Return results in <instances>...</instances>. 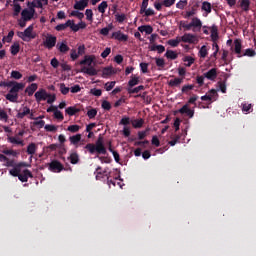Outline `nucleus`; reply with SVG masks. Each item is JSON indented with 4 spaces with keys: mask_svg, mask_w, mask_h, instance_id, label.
<instances>
[{
    "mask_svg": "<svg viewBox=\"0 0 256 256\" xmlns=\"http://www.w3.org/2000/svg\"><path fill=\"white\" fill-rule=\"evenodd\" d=\"M5 165L6 167H12L9 170L10 175L17 177L22 183H27L29 177L33 178V174L27 169V167H31V162L7 161Z\"/></svg>",
    "mask_w": 256,
    "mask_h": 256,
    "instance_id": "f257e3e1",
    "label": "nucleus"
},
{
    "mask_svg": "<svg viewBox=\"0 0 256 256\" xmlns=\"http://www.w3.org/2000/svg\"><path fill=\"white\" fill-rule=\"evenodd\" d=\"M110 170L109 169H104L102 170V168L98 167L96 169V176L95 179L97 181H105V179L107 180V185H109V187H116V185H118V187L122 188V182L123 180L119 179V178H110Z\"/></svg>",
    "mask_w": 256,
    "mask_h": 256,
    "instance_id": "f03ea898",
    "label": "nucleus"
},
{
    "mask_svg": "<svg viewBox=\"0 0 256 256\" xmlns=\"http://www.w3.org/2000/svg\"><path fill=\"white\" fill-rule=\"evenodd\" d=\"M180 26L183 27L187 31H189L193 28V32H196V29L201 30L203 23L199 18L195 17V18H192V20L189 24H186V22L181 21Z\"/></svg>",
    "mask_w": 256,
    "mask_h": 256,
    "instance_id": "7ed1b4c3",
    "label": "nucleus"
},
{
    "mask_svg": "<svg viewBox=\"0 0 256 256\" xmlns=\"http://www.w3.org/2000/svg\"><path fill=\"white\" fill-rule=\"evenodd\" d=\"M23 86L21 84H18L11 88L9 93L5 96L7 100H9L12 103H17L19 98V91L23 90Z\"/></svg>",
    "mask_w": 256,
    "mask_h": 256,
    "instance_id": "20e7f679",
    "label": "nucleus"
},
{
    "mask_svg": "<svg viewBox=\"0 0 256 256\" xmlns=\"http://www.w3.org/2000/svg\"><path fill=\"white\" fill-rule=\"evenodd\" d=\"M33 30H34V25H30L28 26V28H26V30H24V32H18V37H20L22 40L24 41H28V39H35L36 38V34H33Z\"/></svg>",
    "mask_w": 256,
    "mask_h": 256,
    "instance_id": "39448f33",
    "label": "nucleus"
},
{
    "mask_svg": "<svg viewBox=\"0 0 256 256\" xmlns=\"http://www.w3.org/2000/svg\"><path fill=\"white\" fill-rule=\"evenodd\" d=\"M95 150L98 155H106L107 151L104 146L103 137L99 136L96 143H95Z\"/></svg>",
    "mask_w": 256,
    "mask_h": 256,
    "instance_id": "423d86ee",
    "label": "nucleus"
},
{
    "mask_svg": "<svg viewBox=\"0 0 256 256\" xmlns=\"http://www.w3.org/2000/svg\"><path fill=\"white\" fill-rule=\"evenodd\" d=\"M48 169H50L52 173H61V171L64 169V166L59 161H52L48 165Z\"/></svg>",
    "mask_w": 256,
    "mask_h": 256,
    "instance_id": "0eeeda50",
    "label": "nucleus"
},
{
    "mask_svg": "<svg viewBox=\"0 0 256 256\" xmlns=\"http://www.w3.org/2000/svg\"><path fill=\"white\" fill-rule=\"evenodd\" d=\"M177 112L180 114H186L189 118H193L195 115V110L190 109L189 103L183 105Z\"/></svg>",
    "mask_w": 256,
    "mask_h": 256,
    "instance_id": "6e6552de",
    "label": "nucleus"
},
{
    "mask_svg": "<svg viewBox=\"0 0 256 256\" xmlns=\"http://www.w3.org/2000/svg\"><path fill=\"white\" fill-rule=\"evenodd\" d=\"M181 38L182 42L196 44L198 42L197 37L191 33H185Z\"/></svg>",
    "mask_w": 256,
    "mask_h": 256,
    "instance_id": "1a4fd4ad",
    "label": "nucleus"
},
{
    "mask_svg": "<svg viewBox=\"0 0 256 256\" xmlns=\"http://www.w3.org/2000/svg\"><path fill=\"white\" fill-rule=\"evenodd\" d=\"M56 43L57 37L53 35H48V37H46V41H44V46H46V48L48 49H52L53 47H55Z\"/></svg>",
    "mask_w": 256,
    "mask_h": 256,
    "instance_id": "9d476101",
    "label": "nucleus"
},
{
    "mask_svg": "<svg viewBox=\"0 0 256 256\" xmlns=\"http://www.w3.org/2000/svg\"><path fill=\"white\" fill-rule=\"evenodd\" d=\"M49 94L45 89H40L36 91L34 97H36V102L45 101L48 98Z\"/></svg>",
    "mask_w": 256,
    "mask_h": 256,
    "instance_id": "9b49d317",
    "label": "nucleus"
},
{
    "mask_svg": "<svg viewBox=\"0 0 256 256\" xmlns=\"http://www.w3.org/2000/svg\"><path fill=\"white\" fill-rule=\"evenodd\" d=\"M203 76L210 81H215L218 77L217 68L210 69L208 72L204 73Z\"/></svg>",
    "mask_w": 256,
    "mask_h": 256,
    "instance_id": "f8f14e48",
    "label": "nucleus"
},
{
    "mask_svg": "<svg viewBox=\"0 0 256 256\" xmlns=\"http://www.w3.org/2000/svg\"><path fill=\"white\" fill-rule=\"evenodd\" d=\"M96 57L94 55H85L84 59L79 62L80 65H87L88 67H92V64Z\"/></svg>",
    "mask_w": 256,
    "mask_h": 256,
    "instance_id": "ddd939ff",
    "label": "nucleus"
},
{
    "mask_svg": "<svg viewBox=\"0 0 256 256\" xmlns=\"http://www.w3.org/2000/svg\"><path fill=\"white\" fill-rule=\"evenodd\" d=\"M234 52L238 58L243 57L242 55V41L239 39L234 40Z\"/></svg>",
    "mask_w": 256,
    "mask_h": 256,
    "instance_id": "4468645a",
    "label": "nucleus"
},
{
    "mask_svg": "<svg viewBox=\"0 0 256 256\" xmlns=\"http://www.w3.org/2000/svg\"><path fill=\"white\" fill-rule=\"evenodd\" d=\"M111 38H114L118 41L126 42L128 41V35L123 34L121 31L113 32Z\"/></svg>",
    "mask_w": 256,
    "mask_h": 256,
    "instance_id": "2eb2a0df",
    "label": "nucleus"
},
{
    "mask_svg": "<svg viewBox=\"0 0 256 256\" xmlns=\"http://www.w3.org/2000/svg\"><path fill=\"white\" fill-rule=\"evenodd\" d=\"M90 0H79L74 4V9L83 11L86 7H88Z\"/></svg>",
    "mask_w": 256,
    "mask_h": 256,
    "instance_id": "dca6fc26",
    "label": "nucleus"
},
{
    "mask_svg": "<svg viewBox=\"0 0 256 256\" xmlns=\"http://www.w3.org/2000/svg\"><path fill=\"white\" fill-rule=\"evenodd\" d=\"M81 72L88 74L89 76H95L98 74V70L93 66L82 67Z\"/></svg>",
    "mask_w": 256,
    "mask_h": 256,
    "instance_id": "f3484780",
    "label": "nucleus"
},
{
    "mask_svg": "<svg viewBox=\"0 0 256 256\" xmlns=\"http://www.w3.org/2000/svg\"><path fill=\"white\" fill-rule=\"evenodd\" d=\"M30 113H31V109L27 106H24L22 108V112H18V114H16V118L23 119L25 116L29 115Z\"/></svg>",
    "mask_w": 256,
    "mask_h": 256,
    "instance_id": "a211bd4d",
    "label": "nucleus"
},
{
    "mask_svg": "<svg viewBox=\"0 0 256 256\" xmlns=\"http://www.w3.org/2000/svg\"><path fill=\"white\" fill-rule=\"evenodd\" d=\"M210 37H211L212 42H216L219 39L218 27L216 25H213L211 27Z\"/></svg>",
    "mask_w": 256,
    "mask_h": 256,
    "instance_id": "6ab92c4d",
    "label": "nucleus"
},
{
    "mask_svg": "<svg viewBox=\"0 0 256 256\" xmlns=\"http://www.w3.org/2000/svg\"><path fill=\"white\" fill-rule=\"evenodd\" d=\"M37 89H38V84L32 83L30 84V86L26 87V90H24V92L28 93V96H32Z\"/></svg>",
    "mask_w": 256,
    "mask_h": 256,
    "instance_id": "aec40b11",
    "label": "nucleus"
},
{
    "mask_svg": "<svg viewBox=\"0 0 256 256\" xmlns=\"http://www.w3.org/2000/svg\"><path fill=\"white\" fill-rule=\"evenodd\" d=\"M184 81V78H175V79H171L169 82H168V85L170 87H178L180 86Z\"/></svg>",
    "mask_w": 256,
    "mask_h": 256,
    "instance_id": "412c9836",
    "label": "nucleus"
},
{
    "mask_svg": "<svg viewBox=\"0 0 256 256\" xmlns=\"http://www.w3.org/2000/svg\"><path fill=\"white\" fill-rule=\"evenodd\" d=\"M240 7L242 10L248 12L250 10L251 1L250 0H239Z\"/></svg>",
    "mask_w": 256,
    "mask_h": 256,
    "instance_id": "4be33fe9",
    "label": "nucleus"
},
{
    "mask_svg": "<svg viewBox=\"0 0 256 256\" xmlns=\"http://www.w3.org/2000/svg\"><path fill=\"white\" fill-rule=\"evenodd\" d=\"M149 49L150 51H157L159 54H162L166 50L165 46L163 45H151Z\"/></svg>",
    "mask_w": 256,
    "mask_h": 256,
    "instance_id": "5701e85b",
    "label": "nucleus"
},
{
    "mask_svg": "<svg viewBox=\"0 0 256 256\" xmlns=\"http://www.w3.org/2000/svg\"><path fill=\"white\" fill-rule=\"evenodd\" d=\"M164 56L167 59H171V60H176L178 58V53L172 50H167L166 53L164 54Z\"/></svg>",
    "mask_w": 256,
    "mask_h": 256,
    "instance_id": "b1692460",
    "label": "nucleus"
},
{
    "mask_svg": "<svg viewBox=\"0 0 256 256\" xmlns=\"http://www.w3.org/2000/svg\"><path fill=\"white\" fill-rule=\"evenodd\" d=\"M21 15H22V20H24V21H30L33 19V15L30 14L28 9L22 10Z\"/></svg>",
    "mask_w": 256,
    "mask_h": 256,
    "instance_id": "393cba45",
    "label": "nucleus"
},
{
    "mask_svg": "<svg viewBox=\"0 0 256 256\" xmlns=\"http://www.w3.org/2000/svg\"><path fill=\"white\" fill-rule=\"evenodd\" d=\"M201 9L206 12V14H209L212 12V4L208 1H204L202 3Z\"/></svg>",
    "mask_w": 256,
    "mask_h": 256,
    "instance_id": "a878e982",
    "label": "nucleus"
},
{
    "mask_svg": "<svg viewBox=\"0 0 256 256\" xmlns=\"http://www.w3.org/2000/svg\"><path fill=\"white\" fill-rule=\"evenodd\" d=\"M114 28L113 24H108L107 27L100 29L99 33L103 36H108L109 32Z\"/></svg>",
    "mask_w": 256,
    "mask_h": 256,
    "instance_id": "bb28decb",
    "label": "nucleus"
},
{
    "mask_svg": "<svg viewBox=\"0 0 256 256\" xmlns=\"http://www.w3.org/2000/svg\"><path fill=\"white\" fill-rule=\"evenodd\" d=\"M81 111V109L76 108L74 106H70L68 108H66V114L70 115V116H74L76 115V113H79Z\"/></svg>",
    "mask_w": 256,
    "mask_h": 256,
    "instance_id": "cd10ccee",
    "label": "nucleus"
},
{
    "mask_svg": "<svg viewBox=\"0 0 256 256\" xmlns=\"http://www.w3.org/2000/svg\"><path fill=\"white\" fill-rule=\"evenodd\" d=\"M58 47V51H60V53H67L70 48L68 47V45L64 42L62 43H58V45H56Z\"/></svg>",
    "mask_w": 256,
    "mask_h": 256,
    "instance_id": "c85d7f7f",
    "label": "nucleus"
},
{
    "mask_svg": "<svg viewBox=\"0 0 256 256\" xmlns=\"http://www.w3.org/2000/svg\"><path fill=\"white\" fill-rule=\"evenodd\" d=\"M81 139H82L81 134H76L74 136H70V143L72 145H77L78 143H80Z\"/></svg>",
    "mask_w": 256,
    "mask_h": 256,
    "instance_id": "c756f323",
    "label": "nucleus"
},
{
    "mask_svg": "<svg viewBox=\"0 0 256 256\" xmlns=\"http://www.w3.org/2000/svg\"><path fill=\"white\" fill-rule=\"evenodd\" d=\"M181 41H182L181 37H176L175 39L168 40L167 44L172 47H178Z\"/></svg>",
    "mask_w": 256,
    "mask_h": 256,
    "instance_id": "7c9ffc66",
    "label": "nucleus"
},
{
    "mask_svg": "<svg viewBox=\"0 0 256 256\" xmlns=\"http://www.w3.org/2000/svg\"><path fill=\"white\" fill-rule=\"evenodd\" d=\"M138 30L140 32H145L148 35L153 33V27L150 26V25H145V26L138 27Z\"/></svg>",
    "mask_w": 256,
    "mask_h": 256,
    "instance_id": "2f4dec72",
    "label": "nucleus"
},
{
    "mask_svg": "<svg viewBox=\"0 0 256 256\" xmlns=\"http://www.w3.org/2000/svg\"><path fill=\"white\" fill-rule=\"evenodd\" d=\"M141 90H145V86L144 85H139L135 88H127V92L129 94H135V93H139Z\"/></svg>",
    "mask_w": 256,
    "mask_h": 256,
    "instance_id": "473e14b6",
    "label": "nucleus"
},
{
    "mask_svg": "<svg viewBox=\"0 0 256 256\" xmlns=\"http://www.w3.org/2000/svg\"><path fill=\"white\" fill-rule=\"evenodd\" d=\"M139 77H131L128 81V88L132 89L134 86L139 84Z\"/></svg>",
    "mask_w": 256,
    "mask_h": 256,
    "instance_id": "72a5a7b5",
    "label": "nucleus"
},
{
    "mask_svg": "<svg viewBox=\"0 0 256 256\" xmlns=\"http://www.w3.org/2000/svg\"><path fill=\"white\" fill-rule=\"evenodd\" d=\"M182 60H183L184 62H187V63L185 64L186 67H191L192 64L195 63V59H194L192 56H185V57H183Z\"/></svg>",
    "mask_w": 256,
    "mask_h": 256,
    "instance_id": "f704fd0d",
    "label": "nucleus"
},
{
    "mask_svg": "<svg viewBox=\"0 0 256 256\" xmlns=\"http://www.w3.org/2000/svg\"><path fill=\"white\" fill-rule=\"evenodd\" d=\"M145 121L144 119L140 118V119H135L132 121V126L134 128H141L144 125Z\"/></svg>",
    "mask_w": 256,
    "mask_h": 256,
    "instance_id": "c9c22d12",
    "label": "nucleus"
},
{
    "mask_svg": "<svg viewBox=\"0 0 256 256\" xmlns=\"http://www.w3.org/2000/svg\"><path fill=\"white\" fill-rule=\"evenodd\" d=\"M36 150H37L36 144L30 143V145L26 149V153H28V155H34V153H36Z\"/></svg>",
    "mask_w": 256,
    "mask_h": 256,
    "instance_id": "e433bc0d",
    "label": "nucleus"
},
{
    "mask_svg": "<svg viewBox=\"0 0 256 256\" xmlns=\"http://www.w3.org/2000/svg\"><path fill=\"white\" fill-rule=\"evenodd\" d=\"M44 129L48 132V133H56V131H58V126L56 125H51V124H47L44 126Z\"/></svg>",
    "mask_w": 256,
    "mask_h": 256,
    "instance_id": "4c0bfd02",
    "label": "nucleus"
},
{
    "mask_svg": "<svg viewBox=\"0 0 256 256\" xmlns=\"http://www.w3.org/2000/svg\"><path fill=\"white\" fill-rule=\"evenodd\" d=\"M107 8H108V3H107L106 1H102V2L98 5V7H97L98 12H100V13H102V14L105 13V11H106Z\"/></svg>",
    "mask_w": 256,
    "mask_h": 256,
    "instance_id": "58836bf2",
    "label": "nucleus"
},
{
    "mask_svg": "<svg viewBox=\"0 0 256 256\" xmlns=\"http://www.w3.org/2000/svg\"><path fill=\"white\" fill-rule=\"evenodd\" d=\"M10 50L12 55L16 56L20 52V44L19 43L12 44Z\"/></svg>",
    "mask_w": 256,
    "mask_h": 256,
    "instance_id": "ea45409f",
    "label": "nucleus"
},
{
    "mask_svg": "<svg viewBox=\"0 0 256 256\" xmlns=\"http://www.w3.org/2000/svg\"><path fill=\"white\" fill-rule=\"evenodd\" d=\"M71 25V20L66 21L64 24H60L56 26V31H63L66 30Z\"/></svg>",
    "mask_w": 256,
    "mask_h": 256,
    "instance_id": "a19ab883",
    "label": "nucleus"
},
{
    "mask_svg": "<svg viewBox=\"0 0 256 256\" xmlns=\"http://www.w3.org/2000/svg\"><path fill=\"white\" fill-rule=\"evenodd\" d=\"M149 131H150V128H147L145 131H139L137 133L138 140L143 141V139L147 137Z\"/></svg>",
    "mask_w": 256,
    "mask_h": 256,
    "instance_id": "79ce46f5",
    "label": "nucleus"
},
{
    "mask_svg": "<svg viewBox=\"0 0 256 256\" xmlns=\"http://www.w3.org/2000/svg\"><path fill=\"white\" fill-rule=\"evenodd\" d=\"M208 55V49L206 45H203L199 50V57L200 58H206Z\"/></svg>",
    "mask_w": 256,
    "mask_h": 256,
    "instance_id": "37998d69",
    "label": "nucleus"
},
{
    "mask_svg": "<svg viewBox=\"0 0 256 256\" xmlns=\"http://www.w3.org/2000/svg\"><path fill=\"white\" fill-rule=\"evenodd\" d=\"M8 141H9V143H12L13 145H24L23 140H19L16 137H9Z\"/></svg>",
    "mask_w": 256,
    "mask_h": 256,
    "instance_id": "c03bdc74",
    "label": "nucleus"
},
{
    "mask_svg": "<svg viewBox=\"0 0 256 256\" xmlns=\"http://www.w3.org/2000/svg\"><path fill=\"white\" fill-rule=\"evenodd\" d=\"M85 149H86L87 151H89V153H91L92 155H93L94 153H96V146H95V144L88 143V144L85 145Z\"/></svg>",
    "mask_w": 256,
    "mask_h": 256,
    "instance_id": "a18cd8bd",
    "label": "nucleus"
},
{
    "mask_svg": "<svg viewBox=\"0 0 256 256\" xmlns=\"http://www.w3.org/2000/svg\"><path fill=\"white\" fill-rule=\"evenodd\" d=\"M156 66L160 69H163L166 65L165 60L163 58H155Z\"/></svg>",
    "mask_w": 256,
    "mask_h": 256,
    "instance_id": "49530a36",
    "label": "nucleus"
},
{
    "mask_svg": "<svg viewBox=\"0 0 256 256\" xmlns=\"http://www.w3.org/2000/svg\"><path fill=\"white\" fill-rule=\"evenodd\" d=\"M139 67H140V71L144 74L148 73L149 70H148V67H149V63H145V62H142L139 64Z\"/></svg>",
    "mask_w": 256,
    "mask_h": 256,
    "instance_id": "de8ad7c7",
    "label": "nucleus"
},
{
    "mask_svg": "<svg viewBox=\"0 0 256 256\" xmlns=\"http://www.w3.org/2000/svg\"><path fill=\"white\" fill-rule=\"evenodd\" d=\"M97 113H98L97 109L92 108V109L88 110L86 114L89 119H93L96 117Z\"/></svg>",
    "mask_w": 256,
    "mask_h": 256,
    "instance_id": "09e8293b",
    "label": "nucleus"
},
{
    "mask_svg": "<svg viewBox=\"0 0 256 256\" xmlns=\"http://www.w3.org/2000/svg\"><path fill=\"white\" fill-rule=\"evenodd\" d=\"M149 0H143L140 6V14H143L148 8Z\"/></svg>",
    "mask_w": 256,
    "mask_h": 256,
    "instance_id": "8fccbe9b",
    "label": "nucleus"
},
{
    "mask_svg": "<svg viewBox=\"0 0 256 256\" xmlns=\"http://www.w3.org/2000/svg\"><path fill=\"white\" fill-rule=\"evenodd\" d=\"M71 89L66 87L65 83H60V92L64 95H67Z\"/></svg>",
    "mask_w": 256,
    "mask_h": 256,
    "instance_id": "3c124183",
    "label": "nucleus"
},
{
    "mask_svg": "<svg viewBox=\"0 0 256 256\" xmlns=\"http://www.w3.org/2000/svg\"><path fill=\"white\" fill-rule=\"evenodd\" d=\"M256 55L255 50L253 49H246L243 53L242 56H248V57H254Z\"/></svg>",
    "mask_w": 256,
    "mask_h": 256,
    "instance_id": "603ef678",
    "label": "nucleus"
},
{
    "mask_svg": "<svg viewBox=\"0 0 256 256\" xmlns=\"http://www.w3.org/2000/svg\"><path fill=\"white\" fill-rule=\"evenodd\" d=\"M68 131H70V133H78V131H80V126L79 125H70L68 126Z\"/></svg>",
    "mask_w": 256,
    "mask_h": 256,
    "instance_id": "864d4df0",
    "label": "nucleus"
},
{
    "mask_svg": "<svg viewBox=\"0 0 256 256\" xmlns=\"http://www.w3.org/2000/svg\"><path fill=\"white\" fill-rule=\"evenodd\" d=\"M242 111L246 113L253 111L252 104H247V103L242 104Z\"/></svg>",
    "mask_w": 256,
    "mask_h": 256,
    "instance_id": "5fc2aeb1",
    "label": "nucleus"
},
{
    "mask_svg": "<svg viewBox=\"0 0 256 256\" xmlns=\"http://www.w3.org/2000/svg\"><path fill=\"white\" fill-rule=\"evenodd\" d=\"M187 5H188V1L187 0H180L176 4V8L183 10Z\"/></svg>",
    "mask_w": 256,
    "mask_h": 256,
    "instance_id": "6e6d98bb",
    "label": "nucleus"
},
{
    "mask_svg": "<svg viewBox=\"0 0 256 256\" xmlns=\"http://www.w3.org/2000/svg\"><path fill=\"white\" fill-rule=\"evenodd\" d=\"M21 5L18 3L14 4V13L12 14L14 17L18 16L21 12Z\"/></svg>",
    "mask_w": 256,
    "mask_h": 256,
    "instance_id": "4d7b16f0",
    "label": "nucleus"
},
{
    "mask_svg": "<svg viewBox=\"0 0 256 256\" xmlns=\"http://www.w3.org/2000/svg\"><path fill=\"white\" fill-rule=\"evenodd\" d=\"M22 86V88H25V84L24 83H19V82H16V81H9L7 82V87H16V86Z\"/></svg>",
    "mask_w": 256,
    "mask_h": 256,
    "instance_id": "13d9d810",
    "label": "nucleus"
},
{
    "mask_svg": "<svg viewBox=\"0 0 256 256\" xmlns=\"http://www.w3.org/2000/svg\"><path fill=\"white\" fill-rule=\"evenodd\" d=\"M101 107H102L104 110H106V111H109V110H111V108H112L111 103H110L109 101H107V100L102 101Z\"/></svg>",
    "mask_w": 256,
    "mask_h": 256,
    "instance_id": "bf43d9fd",
    "label": "nucleus"
},
{
    "mask_svg": "<svg viewBox=\"0 0 256 256\" xmlns=\"http://www.w3.org/2000/svg\"><path fill=\"white\" fill-rule=\"evenodd\" d=\"M116 85V81L106 82L105 83V90L111 91Z\"/></svg>",
    "mask_w": 256,
    "mask_h": 256,
    "instance_id": "052dcab7",
    "label": "nucleus"
},
{
    "mask_svg": "<svg viewBox=\"0 0 256 256\" xmlns=\"http://www.w3.org/2000/svg\"><path fill=\"white\" fill-rule=\"evenodd\" d=\"M151 145H154V147H160L161 143L158 136H152Z\"/></svg>",
    "mask_w": 256,
    "mask_h": 256,
    "instance_id": "680f3d73",
    "label": "nucleus"
},
{
    "mask_svg": "<svg viewBox=\"0 0 256 256\" xmlns=\"http://www.w3.org/2000/svg\"><path fill=\"white\" fill-rule=\"evenodd\" d=\"M111 74H113V68H111V67L103 68V70H102L103 76H110Z\"/></svg>",
    "mask_w": 256,
    "mask_h": 256,
    "instance_id": "e2e57ef3",
    "label": "nucleus"
},
{
    "mask_svg": "<svg viewBox=\"0 0 256 256\" xmlns=\"http://www.w3.org/2000/svg\"><path fill=\"white\" fill-rule=\"evenodd\" d=\"M115 20L118 23H123L126 20V15L125 14H115Z\"/></svg>",
    "mask_w": 256,
    "mask_h": 256,
    "instance_id": "0e129e2a",
    "label": "nucleus"
},
{
    "mask_svg": "<svg viewBox=\"0 0 256 256\" xmlns=\"http://www.w3.org/2000/svg\"><path fill=\"white\" fill-rule=\"evenodd\" d=\"M93 11L91 9L85 10L86 20L93 21Z\"/></svg>",
    "mask_w": 256,
    "mask_h": 256,
    "instance_id": "69168bd1",
    "label": "nucleus"
},
{
    "mask_svg": "<svg viewBox=\"0 0 256 256\" xmlns=\"http://www.w3.org/2000/svg\"><path fill=\"white\" fill-rule=\"evenodd\" d=\"M32 7L43 9V3L39 0H33L32 3H30Z\"/></svg>",
    "mask_w": 256,
    "mask_h": 256,
    "instance_id": "338daca9",
    "label": "nucleus"
},
{
    "mask_svg": "<svg viewBox=\"0 0 256 256\" xmlns=\"http://www.w3.org/2000/svg\"><path fill=\"white\" fill-rule=\"evenodd\" d=\"M11 77L19 80L23 77V75L19 71H12Z\"/></svg>",
    "mask_w": 256,
    "mask_h": 256,
    "instance_id": "774afa93",
    "label": "nucleus"
}]
</instances>
